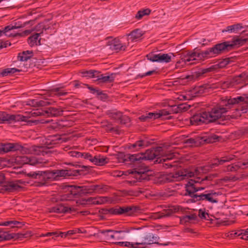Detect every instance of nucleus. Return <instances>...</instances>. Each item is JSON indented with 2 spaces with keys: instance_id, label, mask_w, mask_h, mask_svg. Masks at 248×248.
Masks as SVG:
<instances>
[{
  "instance_id": "obj_1",
  "label": "nucleus",
  "mask_w": 248,
  "mask_h": 248,
  "mask_svg": "<svg viewBox=\"0 0 248 248\" xmlns=\"http://www.w3.org/2000/svg\"><path fill=\"white\" fill-rule=\"evenodd\" d=\"M242 102V104H245L247 106L246 109H248V97L238 96L234 98L225 99L222 101L223 106L226 108H217L212 109L211 112H207V115L209 123L214 122L216 120L221 118L224 116L228 109L232 105Z\"/></svg>"
},
{
  "instance_id": "obj_2",
  "label": "nucleus",
  "mask_w": 248,
  "mask_h": 248,
  "mask_svg": "<svg viewBox=\"0 0 248 248\" xmlns=\"http://www.w3.org/2000/svg\"><path fill=\"white\" fill-rule=\"evenodd\" d=\"M98 187L97 185L85 186H71L68 187V191L71 192L70 194H65L62 196L61 200L68 201L73 198L74 195L80 194L92 193Z\"/></svg>"
},
{
  "instance_id": "obj_3",
  "label": "nucleus",
  "mask_w": 248,
  "mask_h": 248,
  "mask_svg": "<svg viewBox=\"0 0 248 248\" xmlns=\"http://www.w3.org/2000/svg\"><path fill=\"white\" fill-rule=\"evenodd\" d=\"M140 239L138 242H136V244L138 246H141L140 248H145L148 245H151L153 244H158L162 246H168L170 244V242L167 243H161L159 244L157 242L158 238L150 233H140Z\"/></svg>"
},
{
  "instance_id": "obj_4",
  "label": "nucleus",
  "mask_w": 248,
  "mask_h": 248,
  "mask_svg": "<svg viewBox=\"0 0 248 248\" xmlns=\"http://www.w3.org/2000/svg\"><path fill=\"white\" fill-rule=\"evenodd\" d=\"M31 118L30 115L24 116L20 114L11 115L5 112H0V124L4 123L5 122H25L30 123L29 119Z\"/></svg>"
},
{
  "instance_id": "obj_5",
  "label": "nucleus",
  "mask_w": 248,
  "mask_h": 248,
  "mask_svg": "<svg viewBox=\"0 0 248 248\" xmlns=\"http://www.w3.org/2000/svg\"><path fill=\"white\" fill-rule=\"evenodd\" d=\"M223 45L221 43L216 45L214 47L201 52H198L200 61H202L205 59L214 57L223 51Z\"/></svg>"
},
{
  "instance_id": "obj_6",
  "label": "nucleus",
  "mask_w": 248,
  "mask_h": 248,
  "mask_svg": "<svg viewBox=\"0 0 248 248\" xmlns=\"http://www.w3.org/2000/svg\"><path fill=\"white\" fill-rule=\"evenodd\" d=\"M205 180L206 178L201 179L200 177L190 179L186 185V191L190 195L198 191L203 190L205 187L200 186L199 185Z\"/></svg>"
},
{
  "instance_id": "obj_7",
  "label": "nucleus",
  "mask_w": 248,
  "mask_h": 248,
  "mask_svg": "<svg viewBox=\"0 0 248 248\" xmlns=\"http://www.w3.org/2000/svg\"><path fill=\"white\" fill-rule=\"evenodd\" d=\"M145 158L143 154H124L120 153L117 155V159L119 163H125L128 162L133 163L135 161H140Z\"/></svg>"
},
{
  "instance_id": "obj_8",
  "label": "nucleus",
  "mask_w": 248,
  "mask_h": 248,
  "mask_svg": "<svg viewBox=\"0 0 248 248\" xmlns=\"http://www.w3.org/2000/svg\"><path fill=\"white\" fill-rule=\"evenodd\" d=\"M30 176L34 179H38L44 181L51 180H57L55 171H38L34 172H31Z\"/></svg>"
},
{
  "instance_id": "obj_9",
  "label": "nucleus",
  "mask_w": 248,
  "mask_h": 248,
  "mask_svg": "<svg viewBox=\"0 0 248 248\" xmlns=\"http://www.w3.org/2000/svg\"><path fill=\"white\" fill-rule=\"evenodd\" d=\"M62 114V111L60 109L55 108H49L46 110L37 109L33 112H31V115L32 116H57Z\"/></svg>"
},
{
  "instance_id": "obj_10",
  "label": "nucleus",
  "mask_w": 248,
  "mask_h": 248,
  "mask_svg": "<svg viewBox=\"0 0 248 248\" xmlns=\"http://www.w3.org/2000/svg\"><path fill=\"white\" fill-rule=\"evenodd\" d=\"M200 62L198 52H189L181 55V61L177 64L184 62L185 64H192Z\"/></svg>"
},
{
  "instance_id": "obj_11",
  "label": "nucleus",
  "mask_w": 248,
  "mask_h": 248,
  "mask_svg": "<svg viewBox=\"0 0 248 248\" xmlns=\"http://www.w3.org/2000/svg\"><path fill=\"white\" fill-rule=\"evenodd\" d=\"M207 89L204 86H197L192 90L188 91L185 95H182V97L184 100H190L193 97L199 96L206 93Z\"/></svg>"
},
{
  "instance_id": "obj_12",
  "label": "nucleus",
  "mask_w": 248,
  "mask_h": 248,
  "mask_svg": "<svg viewBox=\"0 0 248 248\" xmlns=\"http://www.w3.org/2000/svg\"><path fill=\"white\" fill-rule=\"evenodd\" d=\"M170 114L169 111L166 109L159 110L155 112H150L145 115H143L140 117L141 121H145L149 119L155 120L162 116H167Z\"/></svg>"
},
{
  "instance_id": "obj_13",
  "label": "nucleus",
  "mask_w": 248,
  "mask_h": 248,
  "mask_svg": "<svg viewBox=\"0 0 248 248\" xmlns=\"http://www.w3.org/2000/svg\"><path fill=\"white\" fill-rule=\"evenodd\" d=\"M100 233L104 234L106 239L108 240H121L124 238V236L121 235L122 231H113L111 230H106L100 231Z\"/></svg>"
},
{
  "instance_id": "obj_14",
  "label": "nucleus",
  "mask_w": 248,
  "mask_h": 248,
  "mask_svg": "<svg viewBox=\"0 0 248 248\" xmlns=\"http://www.w3.org/2000/svg\"><path fill=\"white\" fill-rule=\"evenodd\" d=\"M191 124L200 125L202 123H209L207 112H205L201 114H196L192 116L190 119Z\"/></svg>"
},
{
  "instance_id": "obj_15",
  "label": "nucleus",
  "mask_w": 248,
  "mask_h": 248,
  "mask_svg": "<svg viewBox=\"0 0 248 248\" xmlns=\"http://www.w3.org/2000/svg\"><path fill=\"white\" fill-rule=\"evenodd\" d=\"M24 182L21 180L16 182H11L4 186L5 191L8 192H14L19 191L23 188Z\"/></svg>"
},
{
  "instance_id": "obj_16",
  "label": "nucleus",
  "mask_w": 248,
  "mask_h": 248,
  "mask_svg": "<svg viewBox=\"0 0 248 248\" xmlns=\"http://www.w3.org/2000/svg\"><path fill=\"white\" fill-rule=\"evenodd\" d=\"M110 48L114 50H124L127 46H128V43H124L120 40L118 38H114L109 42Z\"/></svg>"
},
{
  "instance_id": "obj_17",
  "label": "nucleus",
  "mask_w": 248,
  "mask_h": 248,
  "mask_svg": "<svg viewBox=\"0 0 248 248\" xmlns=\"http://www.w3.org/2000/svg\"><path fill=\"white\" fill-rule=\"evenodd\" d=\"M245 42L246 40L245 39L236 38H234L231 42H225L221 43V45H223V48L225 50L226 49L229 50L235 46H241Z\"/></svg>"
},
{
  "instance_id": "obj_18",
  "label": "nucleus",
  "mask_w": 248,
  "mask_h": 248,
  "mask_svg": "<svg viewBox=\"0 0 248 248\" xmlns=\"http://www.w3.org/2000/svg\"><path fill=\"white\" fill-rule=\"evenodd\" d=\"M147 169H134L133 170H128L126 171H119L117 174H116L117 176L121 177L123 175L128 176L130 174H132L137 179H140V178L138 177V176H139L142 174H144L145 172L147 171Z\"/></svg>"
},
{
  "instance_id": "obj_19",
  "label": "nucleus",
  "mask_w": 248,
  "mask_h": 248,
  "mask_svg": "<svg viewBox=\"0 0 248 248\" xmlns=\"http://www.w3.org/2000/svg\"><path fill=\"white\" fill-rule=\"evenodd\" d=\"M77 209L73 207H67L63 205L59 204L52 207L50 210V212L56 213H72Z\"/></svg>"
},
{
  "instance_id": "obj_20",
  "label": "nucleus",
  "mask_w": 248,
  "mask_h": 248,
  "mask_svg": "<svg viewBox=\"0 0 248 248\" xmlns=\"http://www.w3.org/2000/svg\"><path fill=\"white\" fill-rule=\"evenodd\" d=\"M20 27V26L13 25L7 26L5 27L3 30H0V36L2 35V33L9 37L16 36L18 34L14 32L13 31Z\"/></svg>"
},
{
  "instance_id": "obj_21",
  "label": "nucleus",
  "mask_w": 248,
  "mask_h": 248,
  "mask_svg": "<svg viewBox=\"0 0 248 248\" xmlns=\"http://www.w3.org/2000/svg\"><path fill=\"white\" fill-rule=\"evenodd\" d=\"M143 34L142 31L140 29H136L127 35V41L137 42L140 40Z\"/></svg>"
},
{
  "instance_id": "obj_22",
  "label": "nucleus",
  "mask_w": 248,
  "mask_h": 248,
  "mask_svg": "<svg viewBox=\"0 0 248 248\" xmlns=\"http://www.w3.org/2000/svg\"><path fill=\"white\" fill-rule=\"evenodd\" d=\"M17 162L21 164H30L34 165L37 163V160L34 158H30L27 156H18L16 158Z\"/></svg>"
},
{
  "instance_id": "obj_23",
  "label": "nucleus",
  "mask_w": 248,
  "mask_h": 248,
  "mask_svg": "<svg viewBox=\"0 0 248 248\" xmlns=\"http://www.w3.org/2000/svg\"><path fill=\"white\" fill-rule=\"evenodd\" d=\"M248 168V160L243 162H237L228 166L227 170L230 171H235L239 168L245 169Z\"/></svg>"
},
{
  "instance_id": "obj_24",
  "label": "nucleus",
  "mask_w": 248,
  "mask_h": 248,
  "mask_svg": "<svg viewBox=\"0 0 248 248\" xmlns=\"http://www.w3.org/2000/svg\"><path fill=\"white\" fill-rule=\"evenodd\" d=\"M108 162V159L102 155H95L93 156L92 163L97 166H103Z\"/></svg>"
},
{
  "instance_id": "obj_25",
  "label": "nucleus",
  "mask_w": 248,
  "mask_h": 248,
  "mask_svg": "<svg viewBox=\"0 0 248 248\" xmlns=\"http://www.w3.org/2000/svg\"><path fill=\"white\" fill-rule=\"evenodd\" d=\"M217 194L216 193H211L207 194H201L199 196L200 200H206L212 203H216L218 202L217 198Z\"/></svg>"
},
{
  "instance_id": "obj_26",
  "label": "nucleus",
  "mask_w": 248,
  "mask_h": 248,
  "mask_svg": "<svg viewBox=\"0 0 248 248\" xmlns=\"http://www.w3.org/2000/svg\"><path fill=\"white\" fill-rule=\"evenodd\" d=\"M40 33H35L30 36L28 39V43L31 46L40 45Z\"/></svg>"
},
{
  "instance_id": "obj_27",
  "label": "nucleus",
  "mask_w": 248,
  "mask_h": 248,
  "mask_svg": "<svg viewBox=\"0 0 248 248\" xmlns=\"http://www.w3.org/2000/svg\"><path fill=\"white\" fill-rule=\"evenodd\" d=\"M174 57V55L172 53L168 54L159 53V62L166 63L169 62L171 61V58Z\"/></svg>"
},
{
  "instance_id": "obj_28",
  "label": "nucleus",
  "mask_w": 248,
  "mask_h": 248,
  "mask_svg": "<svg viewBox=\"0 0 248 248\" xmlns=\"http://www.w3.org/2000/svg\"><path fill=\"white\" fill-rule=\"evenodd\" d=\"M106 201L105 197H97V198H88L86 202L88 203L94 204H101L104 203Z\"/></svg>"
},
{
  "instance_id": "obj_29",
  "label": "nucleus",
  "mask_w": 248,
  "mask_h": 248,
  "mask_svg": "<svg viewBox=\"0 0 248 248\" xmlns=\"http://www.w3.org/2000/svg\"><path fill=\"white\" fill-rule=\"evenodd\" d=\"M96 80H99L102 82H111L113 81L114 77L113 74L111 75L104 76L103 75H99L96 76Z\"/></svg>"
},
{
  "instance_id": "obj_30",
  "label": "nucleus",
  "mask_w": 248,
  "mask_h": 248,
  "mask_svg": "<svg viewBox=\"0 0 248 248\" xmlns=\"http://www.w3.org/2000/svg\"><path fill=\"white\" fill-rule=\"evenodd\" d=\"M3 154L8 152L15 151L17 148L14 143H8L6 144H1Z\"/></svg>"
},
{
  "instance_id": "obj_31",
  "label": "nucleus",
  "mask_w": 248,
  "mask_h": 248,
  "mask_svg": "<svg viewBox=\"0 0 248 248\" xmlns=\"http://www.w3.org/2000/svg\"><path fill=\"white\" fill-rule=\"evenodd\" d=\"M176 157V154L173 152H171L170 151H168L165 153H163L161 158V161L163 160V161H166L167 160H171L174 158Z\"/></svg>"
},
{
  "instance_id": "obj_32",
  "label": "nucleus",
  "mask_w": 248,
  "mask_h": 248,
  "mask_svg": "<svg viewBox=\"0 0 248 248\" xmlns=\"http://www.w3.org/2000/svg\"><path fill=\"white\" fill-rule=\"evenodd\" d=\"M151 12V10L148 8L140 10L137 12L135 16V18L138 20H140L144 16L150 15Z\"/></svg>"
},
{
  "instance_id": "obj_33",
  "label": "nucleus",
  "mask_w": 248,
  "mask_h": 248,
  "mask_svg": "<svg viewBox=\"0 0 248 248\" xmlns=\"http://www.w3.org/2000/svg\"><path fill=\"white\" fill-rule=\"evenodd\" d=\"M82 76L88 78H96L99 72L95 70L86 71L82 72Z\"/></svg>"
},
{
  "instance_id": "obj_34",
  "label": "nucleus",
  "mask_w": 248,
  "mask_h": 248,
  "mask_svg": "<svg viewBox=\"0 0 248 248\" xmlns=\"http://www.w3.org/2000/svg\"><path fill=\"white\" fill-rule=\"evenodd\" d=\"M113 243L115 244L118 245L122 247H125L128 248H139V247L137 246V245L136 244V243H132L129 242H113Z\"/></svg>"
},
{
  "instance_id": "obj_35",
  "label": "nucleus",
  "mask_w": 248,
  "mask_h": 248,
  "mask_svg": "<svg viewBox=\"0 0 248 248\" xmlns=\"http://www.w3.org/2000/svg\"><path fill=\"white\" fill-rule=\"evenodd\" d=\"M196 218V217L194 215H187L182 217L180 219V221L182 224H185L187 222L191 223L193 221L195 220Z\"/></svg>"
},
{
  "instance_id": "obj_36",
  "label": "nucleus",
  "mask_w": 248,
  "mask_h": 248,
  "mask_svg": "<svg viewBox=\"0 0 248 248\" xmlns=\"http://www.w3.org/2000/svg\"><path fill=\"white\" fill-rule=\"evenodd\" d=\"M241 28V26L239 24L233 25L232 26H228L225 31H223V32L228 31L230 32H233L238 31Z\"/></svg>"
},
{
  "instance_id": "obj_37",
  "label": "nucleus",
  "mask_w": 248,
  "mask_h": 248,
  "mask_svg": "<svg viewBox=\"0 0 248 248\" xmlns=\"http://www.w3.org/2000/svg\"><path fill=\"white\" fill-rule=\"evenodd\" d=\"M20 223L19 222L16 221H3L0 223V226H9L12 228L16 226Z\"/></svg>"
},
{
  "instance_id": "obj_38",
  "label": "nucleus",
  "mask_w": 248,
  "mask_h": 248,
  "mask_svg": "<svg viewBox=\"0 0 248 248\" xmlns=\"http://www.w3.org/2000/svg\"><path fill=\"white\" fill-rule=\"evenodd\" d=\"M18 71V70L15 68H9L3 70L1 74L3 77H4L12 74H14Z\"/></svg>"
},
{
  "instance_id": "obj_39",
  "label": "nucleus",
  "mask_w": 248,
  "mask_h": 248,
  "mask_svg": "<svg viewBox=\"0 0 248 248\" xmlns=\"http://www.w3.org/2000/svg\"><path fill=\"white\" fill-rule=\"evenodd\" d=\"M31 54V52H30L29 51L23 52L21 55L18 56V59L21 61H26L30 59Z\"/></svg>"
},
{
  "instance_id": "obj_40",
  "label": "nucleus",
  "mask_w": 248,
  "mask_h": 248,
  "mask_svg": "<svg viewBox=\"0 0 248 248\" xmlns=\"http://www.w3.org/2000/svg\"><path fill=\"white\" fill-rule=\"evenodd\" d=\"M148 60L153 62H159V54H155L151 53L147 55Z\"/></svg>"
},
{
  "instance_id": "obj_41",
  "label": "nucleus",
  "mask_w": 248,
  "mask_h": 248,
  "mask_svg": "<svg viewBox=\"0 0 248 248\" xmlns=\"http://www.w3.org/2000/svg\"><path fill=\"white\" fill-rule=\"evenodd\" d=\"M57 179L60 177H64L69 175V172L67 170H55Z\"/></svg>"
},
{
  "instance_id": "obj_42",
  "label": "nucleus",
  "mask_w": 248,
  "mask_h": 248,
  "mask_svg": "<svg viewBox=\"0 0 248 248\" xmlns=\"http://www.w3.org/2000/svg\"><path fill=\"white\" fill-rule=\"evenodd\" d=\"M233 156L234 155H231L229 156H226V157H223L222 159H221L219 160H218L216 161V162L214 164L215 165L222 164L223 163H224L225 162H227V161L232 160L233 159Z\"/></svg>"
},
{
  "instance_id": "obj_43",
  "label": "nucleus",
  "mask_w": 248,
  "mask_h": 248,
  "mask_svg": "<svg viewBox=\"0 0 248 248\" xmlns=\"http://www.w3.org/2000/svg\"><path fill=\"white\" fill-rule=\"evenodd\" d=\"M78 154L80 155V157H83V158H84L85 159L89 160L92 163L93 159V156L90 154L87 153H81V154Z\"/></svg>"
},
{
  "instance_id": "obj_44",
  "label": "nucleus",
  "mask_w": 248,
  "mask_h": 248,
  "mask_svg": "<svg viewBox=\"0 0 248 248\" xmlns=\"http://www.w3.org/2000/svg\"><path fill=\"white\" fill-rule=\"evenodd\" d=\"M197 175V171L195 170V172L192 171H186L185 172H182L180 175L181 176L186 177L187 178L194 177Z\"/></svg>"
},
{
  "instance_id": "obj_45",
  "label": "nucleus",
  "mask_w": 248,
  "mask_h": 248,
  "mask_svg": "<svg viewBox=\"0 0 248 248\" xmlns=\"http://www.w3.org/2000/svg\"><path fill=\"white\" fill-rule=\"evenodd\" d=\"M112 117L114 119H115L116 120H119L121 123L122 122V118L123 117V115H122V114L121 112L116 111V112H113L112 113Z\"/></svg>"
},
{
  "instance_id": "obj_46",
  "label": "nucleus",
  "mask_w": 248,
  "mask_h": 248,
  "mask_svg": "<svg viewBox=\"0 0 248 248\" xmlns=\"http://www.w3.org/2000/svg\"><path fill=\"white\" fill-rule=\"evenodd\" d=\"M132 147H138L139 149L143 148L145 146V142L143 140H140L137 141L135 143L133 144L132 145Z\"/></svg>"
},
{
  "instance_id": "obj_47",
  "label": "nucleus",
  "mask_w": 248,
  "mask_h": 248,
  "mask_svg": "<svg viewBox=\"0 0 248 248\" xmlns=\"http://www.w3.org/2000/svg\"><path fill=\"white\" fill-rule=\"evenodd\" d=\"M199 216L201 218L208 220L209 215L202 210H199Z\"/></svg>"
},
{
  "instance_id": "obj_48",
  "label": "nucleus",
  "mask_w": 248,
  "mask_h": 248,
  "mask_svg": "<svg viewBox=\"0 0 248 248\" xmlns=\"http://www.w3.org/2000/svg\"><path fill=\"white\" fill-rule=\"evenodd\" d=\"M173 212H179L183 211V208L180 206H172L171 208L170 209Z\"/></svg>"
},
{
  "instance_id": "obj_49",
  "label": "nucleus",
  "mask_w": 248,
  "mask_h": 248,
  "mask_svg": "<svg viewBox=\"0 0 248 248\" xmlns=\"http://www.w3.org/2000/svg\"><path fill=\"white\" fill-rule=\"evenodd\" d=\"M241 238L243 239L248 240V228L246 230L242 231L241 233Z\"/></svg>"
},
{
  "instance_id": "obj_50",
  "label": "nucleus",
  "mask_w": 248,
  "mask_h": 248,
  "mask_svg": "<svg viewBox=\"0 0 248 248\" xmlns=\"http://www.w3.org/2000/svg\"><path fill=\"white\" fill-rule=\"evenodd\" d=\"M10 45L8 41H3L0 40V49L7 47V45Z\"/></svg>"
},
{
  "instance_id": "obj_51",
  "label": "nucleus",
  "mask_w": 248,
  "mask_h": 248,
  "mask_svg": "<svg viewBox=\"0 0 248 248\" xmlns=\"http://www.w3.org/2000/svg\"><path fill=\"white\" fill-rule=\"evenodd\" d=\"M155 72V70L148 71V72H146V73H145V74L142 75L141 76H140V77L142 78V77H144L145 76H150L152 74L154 73Z\"/></svg>"
},
{
  "instance_id": "obj_52",
  "label": "nucleus",
  "mask_w": 248,
  "mask_h": 248,
  "mask_svg": "<svg viewBox=\"0 0 248 248\" xmlns=\"http://www.w3.org/2000/svg\"><path fill=\"white\" fill-rule=\"evenodd\" d=\"M71 155L72 156H75V157H80V155H79L78 154H78H81L80 152H71Z\"/></svg>"
},
{
  "instance_id": "obj_53",
  "label": "nucleus",
  "mask_w": 248,
  "mask_h": 248,
  "mask_svg": "<svg viewBox=\"0 0 248 248\" xmlns=\"http://www.w3.org/2000/svg\"><path fill=\"white\" fill-rule=\"evenodd\" d=\"M75 232H77L78 233H86V231L84 229H77L75 230Z\"/></svg>"
},
{
  "instance_id": "obj_54",
  "label": "nucleus",
  "mask_w": 248,
  "mask_h": 248,
  "mask_svg": "<svg viewBox=\"0 0 248 248\" xmlns=\"http://www.w3.org/2000/svg\"><path fill=\"white\" fill-rule=\"evenodd\" d=\"M45 235L47 236H50L52 235H56L58 236V234L56 232H47L45 233Z\"/></svg>"
},
{
  "instance_id": "obj_55",
  "label": "nucleus",
  "mask_w": 248,
  "mask_h": 248,
  "mask_svg": "<svg viewBox=\"0 0 248 248\" xmlns=\"http://www.w3.org/2000/svg\"><path fill=\"white\" fill-rule=\"evenodd\" d=\"M75 233H77V232H75V230H71L67 232V233L69 235H72Z\"/></svg>"
},
{
  "instance_id": "obj_56",
  "label": "nucleus",
  "mask_w": 248,
  "mask_h": 248,
  "mask_svg": "<svg viewBox=\"0 0 248 248\" xmlns=\"http://www.w3.org/2000/svg\"><path fill=\"white\" fill-rule=\"evenodd\" d=\"M3 181V177L0 175V184H1Z\"/></svg>"
},
{
  "instance_id": "obj_57",
  "label": "nucleus",
  "mask_w": 248,
  "mask_h": 248,
  "mask_svg": "<svg viewBox=\"0 0 248 248\" xmlns=\"http://www.w3.org/2000/svg\"><path fill=\"white\" fill-rule=\"evenodd\" d=\"M186 105H181L180 106V108H181V109H184V108H186V107H185Z\"/></svg>"
},
{
  "instance_id": "obj_58",
  "label": "nucleus",
  "mask_w": 248,
  "mask_h": 248,
  "mask_svg": "<svg viewBox=\"0 0 248 248\" xmlns=\"http://www.w3.org/2000/svg\"><path fill=\"white\" fill-rule=\"evenodd\" d=\"M3 154L2 152V145L1 144H0V154Z\"/></svg>"
},
{
  "instance_id": "obj_59",
  "label": "nucleus",
  "mask_w": 248,
  "mask_h": 248,
  "mask_svg": "<svg viewBox=\"0 0 248 248\" xmlns=\"http://www.w3.org/2000/svg\"><path fill=\"white\" fill-rule=\"evenodd\" d=\"M65 94V93H62V92H59V93H58V95H59V96L63 95H64V94Z\"/></svg>"
},
{
  "instance_id": "obj_60",
  "label": "nucleus",
  "mask_w": 248,
  "mask_h": 248,
  "mask_svg": "<svg viewBox=\"0 0 248 248\" xmlns=\"http://www.w3.org/2000/svg\"><path fill=\"white\" fill-rule=\"evenodd\" d=\"M74 86L77 87H78V81H75L74 82Z\"/></svg>"
},
{
  "instance_id": "obj_61",
  "label": "nucleus",
  "mask_w": 248,
  "mask_h": 248,
  "mask_svg": "<svg viewBox=\"0 0 248 248\" xmlns=\"http://www.w3.org/2000/svg\"><path fill=\"white\" fill-rule=\"evenodd\" d=\"M24 32H25V33L26 34H30L31 33V31H29V30H26V31H25Z\"/></svg>"
},
{
  "instance_id": "obj_62",
  "label": "nucleus",
  "mask_w": 248,
  "mask_h": 248,
  "mask_svg": "<svg viewBox=\"0 0 248 248\" xmlns=\"http://www.w3.org/2000/svg\"><path fill=\"white\" fill-rule=\"evenodd\" d=\"M40 237H47V236H46V235H45V234H41L40 235Z\"/></svg>"
},
{
  "instance_id": "obj_63",
  "label": "nucleus",
  "mask_w": 248,
  "mask_h": 248,
  "mask_svg": "<svg viewBox=\"0 0 248 248\" xmlns=\"http://www.w3.org/2000/svg\"><path fill=\"white\" fill-rule=\"evenodd\" d=\"M242 110L244 112H247V111L245 109H243Z\"/></svg>"
},
{
  "instance_id": "obj_64",
  "label": "nucleus",
  "mask_w": 248,
  "mask_h": 248,
  "mask_svg": "<svg viewBox=\"0 0 248 248\" xmlns=\"http://www.w3.org/2000/svg\"><path fill=\"white\" fill-rule=\"evenodd\" d=\"M123 212H124L125 211H124V210L123 209Z\"/></svg>"
}]
</instances>
